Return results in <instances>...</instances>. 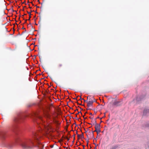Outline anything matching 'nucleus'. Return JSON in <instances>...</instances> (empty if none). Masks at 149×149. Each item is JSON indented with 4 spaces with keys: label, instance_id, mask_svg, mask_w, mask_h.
I'll return each mask as SVG.
<instances>
[{
    "label": "nucleus",
    "instance_id": "obj_12",
    "mask_svg": "<svg viewBox=\"0 0 149 149\" xmlns=\"http://www.w3.org/2000/svg\"><path fill=\"white\" fill-rule=\"evenodd\" d=\"M13 34H10V35H13Z\"/></svg>",
    "mask_w": 149,
    "mask_h": 149
},
{
    "label": "nucleus",
    "instance_id": "obj_6",
    "mask_svg": "<svg viewBox=\"0 0 149 149\" xmlns=\"http://www.w3.org/2000/svg\"><path fill=\"white\" fill-rule=\"evenodd\" d=\"M10 26H12V28H11V29H13V32H14V31H15V29H14V25L13 24V25H11V23L10 22Z\"/></svg>",
    "mask_w": 149,
    "mask_h": 149
},
{
    "label": "nucleus",
    "instance_id": "obj_7",
    "mask_svg": "<svg viewBox=\"0 0 149 149\" xmlns=\"http://www.w3.org/2000/svg\"><path fill=\"white\" fill-rule=\"evenodd\" d=\"M147 112H149V109L145 110L143 112L144 114H145V113H146Z\"/></svg>",
    "mask_w": 149,
    "mask_h": 149
},
{
    "label": "nucleus",
    "instance_id": "obj_11",
    "mask_svg": "<svg viewBox=\"0 0 149 149\" xmlns=\"http://www.w3.org/2000/svg\"><path fill=\"white\" fill-rule=\"evenodd\" d=\"M58 66L59 67H60L62 66V65L61 64H59Z\"/></svg>",
    "mask_w": 149,
    "mask_h": 149
},
{
    "label": "nucleus",
    "instance_id": "obj_2",
    "mask_svg": "<svg viewBox=\"0 0 149 149\" xmlns=\"http://www.w3.org/2000/svg\"><path fill=\"white\" fill-rule=\"evenodd\" d=\"M27 115H25L23 113H21L18 115L14 119V121L16 124L20 123L22 122L24 119Z\"/></svg>",
    "mask_w": 149,
    "mask_h": 149
},
{
    "label": "nucleus",
    "instance_id": "obj_9",
    "mask_svg": "<svg viewBox=\"0 0 149 149\" xmlns=\"http://www.w3.org/2000/svg\"><path fill=\"white\" fill-rule=\"evenodd\" d=\"M117 148V147L116 146H113L111 149H116Z\"/></svg>",
    "mask_w": 149,
    "mask_h": 149
},
{
    "label": "nucleus",
    "instance_id": "obj_8",
    "mask_svg": "<svg viewBox=\"0 0 149 149\" xmlns=\"http://www.w3.org/2000/svg\"><path fill=\"white\" fill-rule=\"evenodd\" d=\"M5 132H1V133H0V135L1 136L3 137L4 136L3 135H4V134H5Z\"/></svg>",
    "mask_w": 149,
    "mask_h": 149
},
{
    "label": "nucleus",
    "instance_id": "obj_3",
    "mask_svg": "<svg viewBox=\"0 0 149 149\" xmlns=\"http://www.w3.org/2000/svg\"><path fill=\"white\" fill-rule=\"evenodd\" d=\"M100 125H96L95 127V131L96 132L97 134L100 133L101 132L100 129Z\"/></svg>",
    "mask_w": 149,
    "mask_h": 149
},
{
    "label": "nucleus",
    "instance_id": "obj_5",
    "mask_svg": "<svg viewBox=\"0 0 149 149\" xmlns=\"http://www.w3.org/2000/svg\"><path fill=\"white\" fill-rule=\"evenodd\" d=\"M93 104V102L92 101H90L87 103V106L89 107L92 106Z\"/></svg>",
    "mask_w": 149,
    "mask_h": 149
},
{
    "label": "nucleus",
    "instance_id": "obj_1",
    "mask_svg": "<svg viewBox=\"0 0 149 149\" xmlns=\"http://www.w3.org/2000/svg\"><path fill=\"white\" fill-rule=\"evenodd\" d=\"M28 116L36 122L39 125V130L33 132L31 139H19L17 141V143L23 149L32 148L35 146L34 143H36V146L39 149H43L44 145L40 142L39 140L41 136L40 134L44 131L46 132L49 129V124L54 122L56 115L55 112L50 114L48 111H45L41 114L34 112Z\"/></svg>",
    "mask_w": 149,
    "mask_h": 149
},
{
    "label": "nucleus",
    "instance_id": "obj_4",
    "mask_svg": "<svg viewBox=\"0 0 149 149\" xmlns=\"http://www.w3.org/2000/svg\"><path fill=\"white\" fill-rule=\"evenodd\" d=\"M121 104L120 101H116L114 102L113 105L116 106H118L121 105Z\"/></svg>",
    "mask_w": 149,
    "mask_h": 149
},
{
    "label": "nucleus",
    "instance_id": "obj_10",
    "mask_svg": "<svg viewBox=\"0 0 149 149\" xmlns=\"http://www.w3.org/2000/svg\"><path fill=\"white\" fill-rule=\"evenodd\" d=\"M11 43L13 45H16L15 43L14 42H11Z\"/></svg>",
    "mask_w": 149,
    "mask_h": 149
}]
</instances>
